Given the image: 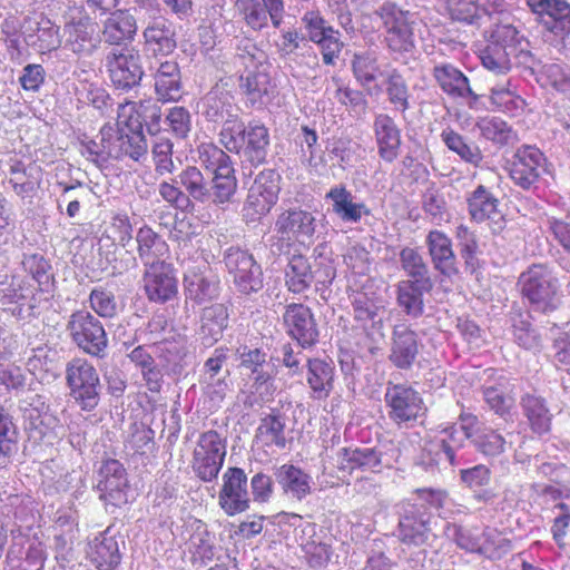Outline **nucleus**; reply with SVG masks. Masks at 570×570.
<instances>
[{
    "label": "nucleus",
    "instance_id": "nucleus-1",
    "mask_svg": "<svg viewBox=\"0 0 570 570\" xmlns=\"http://www.w3.org/2000/svg\"><path fill=\"white\" fill-rule=\"evenodd\" d=\"M517 286L521 298L531 308L551 313L559 306L561 285L552 267L547 263H533L518 277Z\"/></svg>",
    "mask_w": 570,
    "mask_h": 570
},
{
    "label": "nucleus",
    "instance_id": "nucleus-2",
    "mask_svg": "<svg viewBox=\"0 0 570 570\" xmlns=\"http://www.w3.org/2000/svg\"><path fill=\"white\" fill-rule=\"evenodd\" d=\"M519 31L512 24H497L481 51L482 66L497 73H507L511 69V57L531 58L529 50L522 49Z\"/></svg>",
    "mask_w": 570,
    "mask_h": 570
},
{
    "label": "nucleus",
    "instance_id": "nucleus-3",
    "mask_svg": "<svg viewBox=\"0 0 570 570\" xmlns=\"http://www.w3.org/2000/svg\"><path fill=\"white\" fill-rule=\"evenodd\" d=\"M226 454V439L216 430L204 431L199 434L191 453V471L200 481L210 483L218 478Z\"/></svg>",
    "mask_w": 570,
    "mask_h": 570
},
{
    "label": "nucleus",
    "instance_id": "nucleus-4",
    "mask_svg": "<svg viewBox=\"0 0 570 570\" xmlns=\"http://www.w3.org/2000/svg\"><path fill=\"white\" fill-rule=\"evenodd\" d=\"M80 153L98 167H102L109 159H120L128 156L138 161L141 157L140 147L131 140H125L116 127L105 125L96 139L82 140Z\"/></svg>",
    "mask_w": 570,
    "mask_h": 570
},
{
    "label": "nucleus",
    "instance_id": "nucleus-5",
    "mask_svg": "<svg viewBox=\"0 0 570 570\" xmlns=\"http://www.w3.org/2000/svg\"><path fill=\"white\" fill-rule=\"evenodd\" d=\"M549 160L535 145L523 144L513 153L508 161L507 170L512 183L522 190L537 186L547 171Z\"/></svg>",
    "mask_w": 570,
    "mask_h": 570
},
{
    "label": "nucleus",
    "instance_id": "nucleus-6",
    "mask_svg": "<svg viewBox=\"0 0 570 570\" xmlns=\"http://www.w3.org/2000/svg\"><path fill=\"white\" fill-rule=\"evenodd\" d=\"M42 298L36 286L27 277L8 275L0 271V303L14 305L13 314L20 318L35 316L40 307Z\"/></svg>",
    "mask_w": 570,
    "mask_h": 570
},
{
    "label": "nucleus",
    "instance_id": "nucleus-7",
    "mask_svg": "<svg viewBox=\"0 0 570 570\" xmlns=\"http://www.w3.org/2000/svg\"><path fill=\"white\" fill-rule=\"evenodd\" d=\"M67 331L72 342L89 355L104 357L108 337L98 317L86 309L73 312L68 320Z\"/></svg>",
    "mask_w": 570,
    "mask_h": 570
},
{
    "label": "nucleus",
    "instance_id": "nucleus-8",
    "mask_svg": "<svg viewBox=\"0 0 570 570\" xmlns=\"http://www.w3.org/2000/svg\"><path fill=\"white\" fill-rule=\"evenodd\" d=\"M384 31V42L392 52H409L414 48L415 20L411 12L395 4H384L377 11Z\"/></svg>",
    "mask_w": 570,
    "mask_h": 570
},
{
    "label": "nucleus",
    "instance_id": "nucleus-9",
    "mask_svg": "<svg viewBox=\"0 0 570 570\" xmlns=\"http://www.w3.org/2000/svg\"><path fill=\"white\" fill-rule=\"evenodd\" d=\"M384 402L390 420L397 426H409L426 412L419 391L404 383H390L385 390Z\"/></svg>",
    "mask_w": 570,
    "mask_h": 570
},
{
    "label": "nucleus",
    "instance_id": "nucleus-10",
    "mask_svg": "<svg viewBox=\"0 0 570 570\" xmlns=\"http://www.w3.org/2000/svg\"><path fill=\"white\" fill-rule=\"evenodd\" d=\"M278 176L274 170L261 171L250 185L242 215L246 223L259 222L276 205L279 194Z\"/></svg>",
    "mask_w": 570,
    "mask_h": 570
},
{
    "label": "nucleus",
    "instance_id": "nucleus-11",
    "mask_svg": "<svg viewBox=\"0 0 570 570\" xmlns=\"http://www.w3.org/2000/svg\"><path fill=\"white\" fill-rule=\"evenodd\" d=\"M23 416L30 442L51 446L60 440L62 426L42 396L35 395L31 399L28 406L23 407Z\"/></svg>",
    "mask_w": 570,
    "mask_h": 570
},
{
    "label": "nucleus",
    "instance_id": "nucleus-12",
    "mask_svg": "<svg viewBox=\"0 0 570 570\" xmlns=\"http://www.w3.org/2000/svg\"><path fill=\"white\" fill-rule=\"evenodd\" d=\"M70 394L83 411H92L99 403L100 381L97 370L88 361L72 360L66 370Z\"/></svg>",
    "mask_w": 570,
    "mask_h": 570
},
{
    "label": "nucleus",
    "instance_id": "nucleus-13",
    "mask_svg": "<svg viewBox=\"0 0 570 570\" xmlns=\"http://www.w3.org/2000/svg\"><path fill=\"white\" fill-rule=\"evenodd\" d=\"M19 531L10 530L11 543L6 556L9 570H42L48 558L45 543L38 532Z\"/></svg>",
    "mask_w": 570,
    "mask_h": 570
},
{
    "label": "nucleus",
    "instance_id": "nucleus-14",
    "mask_svg": "<svg viewBox=\"0 0 570 570\" xmlns=\"http://www.w3.org/2000/svg\"><path fill=\"white\" fill-rule=\"evenodd\" d=\"M282 324L286 334L302 348H311L320 341V330L312 308L292 302L284 306Z\"/></svg>",
    "mask_w": 570,
    "mask_h": 570
},
{
    "label": "nucleus",
    "instance_id": "nucleus-15",
    "mask_svg": "<svg viewBox=\"0 0 570 570\" xmlns=\"http://www.w3.org/2000/svg\"><path fill=\"white\" fill-rule=\"evenodd\" d=\"M224 261L240 293L250 294L263 287L262 268L247 250L232 247L226 252Z\"/></svg>",
    "mask_w": 570,
    "mask_h": 570
},
{
    "label": "nucleus",
    "instance_id": "nucleus-16",
    "mask_svg": "<svg viewBox=\"0 0 570 570\" xmlns=\"http://www.w3.org/2000/svg\"><path fill=\"white\" fill-rule=\"evenodd\" d=\"M218 504L229 517L249 509L250 499L247 490V475L242 468L228 466L222 475Z\"/></svg>",
    "mask_w": 570,
    "mask_h": 570
},
{
    "label": "nucleus",
    "instance_id": "nucleus-17",
    "mask_svg": "<svg viewBox=\"0 0 570 570\" xmlns=\"http://www.w3.org/2000/svg\"><path fill=\"white\" fill-rule=\"evenodd\" d=\"M461 429L475 450L487 459H494L505 453L508 441L495 429L487 425L479 426V419L472 413H461Z\"/></svg>",
    "mask_w": 570,
    "mask_h": 570
},
{
    "label": "nucleus",
    "instance_id": "nucleus-18",
    "mask_svg": "<svg viewBox=\"0 0 570 570\" xmlns=\"http://www.w3.org/2000/svg\"><path fill=\"white\" fill-rule=\"evenodd\" d=\"M423 343L417 332L407 323L393 326L389 361L397 370L409 371L417 362Z\"/></svg>",
    "mask_w": 570,
    "mask_h": 570
},
{
    "label": "nucleus",
    "instance_id": "nucleus-19",
    "mask_svg": "<svg viewBox=\"0 0 570 570\" xmlns=\"http://www.w3.org/2000/svg\"><path fill=\"white\" fill-rule=\"evenodd\" d=\"M275 230L278 240L282 244L285 243L287 247L295 243L305 244L306 239H311L315 233V218L307 210L291 208L278 215Z\"/></svg>",
    "mask_w": 570,
    "mask_h": 570
},
{
    "label": "nucleus",
    "instance_id": "nucleus-20",
    "mask_svg": "<svg viewBox=\"0 0 570 570\" xmlns=\"http://www.w3.org/2000/svg\"><path fill=\"white\" fill-rule=\"evenodd\" d=\"M97 490L99 498L114 507L128 502V481L126 470L118 460H106L99 469Z\"/></svg>",
    "mask_w": 570,
    "mask_h": 570
},
{
    "label": "nucleus",
    "instance_id": "nucleus-21",
    "mask_svg": "<svg viewBox=\"0 0 570 570\" xmlns=\"http://www.w3.org/2000/svg\"><path fill=\"white\" fill-rule=\"evenodd\" d=\"M21 36L26 46L40 55L57 50L61 46L59 27L43 14L24 19Z\"/></svg>",
    "mask_w": 570,
    "mask_h": 570
},
{
    "label": "nucleus",
    "instance_id": "nucleus-22",
    "mask_svg": "<svg viewBox=\"0 0 570 570\" xmlns=\"http://www.w3.org/2000/svg\"><path fill=\"white\" fill-rule=\"evenodd\" d=\"M42 177V169L36 163L10 159L7 183L20 199L32 203L41 187Z\"/></svg>",
    "mask_w": 570,
    "mask_h": 570
},
{
    "label": "nucleus",
    "instance_id": "nucleus-23",
    "mask_svg": "<svg viewBox=\"0 0 570 570\" xmlns=\"http://www.w3.org/2000/svg\"><path fill=\"white\" fill-rule=\"evenodd\" d=\"M3 515L12 520L10 530H20L22 534L37 533L40 519L36 501L29 495L10 494L1 507Z\"/></svg>",
    "mask_w": 570,
    "mask_h": 570
},
{
    "label": "nucleus",
    "instance_id": "nucleus-24",
    "mask_svg": "<svg viewBox=\"0 0 570 570\" xmlns=\"http://www.w3.org/2000/svg\"><path fill=\"white\" fill-rule=\"evenodd\" d=\"M465 203L469 217L473 223H498L503 220V215L500 210V199L490 187L483 184H479L472 191L466 194Z\"/></svg>",
    "mask_w": 570,
    "mask_h": 570
},
{
    "label": "nucleus",
    "instance_id": "nucleus-25",
    "mask_svg": "<svg viewBox=\"0 0 570 570\" xmlns=\"http://www.w3.org/2000/svg\"><path fill=\"white\" fill-rule=\"evenodd\" d=\"M425 243L435 271L449 278L456 276L459 267L452 239L444 232L432 229L426 235Z\"/></svg>",
    "mask_w": 570,
    "mask_h": 570
},
{
    "label": "nucleus",
    "instance_id": "nucleus-26",
    "mask_svg": "<svg viewBox=\"0 0 570 570\" xmlns=\"http://www.w3.org/2000/svg\"><path fill=\"white\" fill-rule=\"evenodd\" d=\"M65 47L73 53L89 56L98 46L96 24L81 17L68 21L63 27Z\"/></svg>",
    "mask_w": 570,
    "mask_h": 570
},
{
    "label": "nucleus",
    "instance_id": "nucleus-27",
    "mask_svg": "<svg viewBox=\"0 0 570 570\" xmlns=\"http://www.w3.org/2000/svg\"><path fill=\"white\" fill-rule=\"evenodd\" d=\"M145 292L150 301L167 302L177 295L174 269L164 262L153 263L146 274Z\"/></svg>",
    "mask_w": 570,
    "mask_h": 570
},
{
    "label": "nucleus",
    "instance_id": "nucleus-28",
    "mask_svg": "<svg viewBox=\"0 0 570 570\" xmlns=\"http://www.w3.org/2000/svg\"><path fill=\"white\" fill-rule=\"evenodd\" d=\"M110 77L112 82L122 89L138 86L142 79V60L139 51L125 49L116 55L111 63Z\"/></svg>",
    "mask_w": 570,
    "mask_h": 570
},
{
    "label": "nucleus",
    "instance_id": "nucleus-29",
    "mask_svg": "<svg viewBox=\"0 0 570 570\" xmlns=\"http://www.w3.org/2000/svg\"><path fill=\"white\" fill-rule=\"evenodd\" d=\"M432 76L442 91L453 99L471 98L478 100V95L470 87L469 78L456 67L451 63L443 62L435 65Z\"/></svg>",
    "mask_w": 570,
    "mask_h": 570
},
{
    "label": "nucleus",
    "instance_id": "nucleus-30",
    "mask_svg": "<svg viewBox=\"0 0 570 570\" xmlns=\"http://www.w3.org/2000/svg\"><path fill=\"white\" fill-rule=\"evenodd\" d=\"M520 406L534 435L542 436L551 432L553 414L543 396L525 393L521 396Z\"/></svg>",
    "mask_w": 570,
    "mask_h": 570
},
{
    "label": "nucleus",
    "instance_id": "nucleus-31",
    "mask_svg": "<svg viewBox=\"0 0 570 570\" xmlns=\"http://www.w3.org/2000/svg\"><path fill=\"white\" fill-rule=\"evenodd\" d=\"M527 3L551 32L570 28V4L566 0H527Z\"/></svg>",
    "mask_w": 570,
    "mask_h": 570
},
{
    "label": "nucleus",
    "instance_id": "nucleus-32",
    "mask_svg": "<svg viewBox=\"0 0 570 570\" xmlns=\"http://www.w3.org/2000/svg\"><path fill=\"white\" fill-rule=\"evenodd\" d=\"M379 156L386 163L394 161L401 147V131L393 118L386 114L375 117L373 124Z\"/></svg>",
    "mask_w": 570,
    "mask_h": 570
},
{
    "label": "nucleus",
    "instance_id": "nucleus-33",
    "mask_svg": "<svg viewBox=\"0 0 570 570\" xmlns=\"http://www.w3.org/2000/svg\"><path fill=\"white\" fill-rule=\"evenodd\" d=\"M306 382L314 399H328L335 383V366L333 362L320 357L308 358L306 363Z\"/></svg>",
    "mask_w": 570,
    "mask_h": 570
},
{
    "label": "nucleus",
    "instance_id": "nucleus-34",
    "mask_svg": "<svg viewBox=\"0 0 570 570\" xmlns=\"http://www.w3.org/2000/svg\"><path fill=\"white\" fill-rule=\"evenodd\" d=\"M176 48L175 32L165 19L156 20L145 29V56L148 59L160 60L170 55Z\"/></svg>",
    "mask_w": 570,
    "mask_h": 570
},
{
    "label": "nucleus",
    "instance_id": "nucleus-35",
    "mask_svg": "<svg viewBox=\"0 0 570 570\" xmlns=\"http://www.w3.org/2000/svg\"><path fill=\"white\" fill-rule=\"evenodd\" d=\"M168 326L165 315H157L148 322L149 344L157 347L167 361L181 357L185 353L186 337L170 328L161 340L154 337L158 332H166Z\"/></svg>",
    "mask_w": 570,
    "mask_h": 570
},
{
    "label": "nucleus",
    "instance_id": "nucleus-36",
    "mask_svg": "<svg viewBox=\"0 0 570 570\" xmlns=\"http://www.w3.org/2000/svg\"><path fill=\"white\" fill-rule=\"evenodd\" d=\"M432 288L431 279L401 281L396 287V301L404 313L411 317H420L424 312V293Z\"/></svg>",
    "mask_w": 570,
    "mask_h": 570
},
{
    "label": "nucleus",
    "instance_id": "nucleus-37",
    "mask_svg": "<svg viewBox=\"0 0 570 570\" xmlns=\"http://www.w3.org/2000/svg\"><path fill=\"white\" fill-rule=\"evenodd\" d=\"M158 66L150 62L149 68H156L155 89L158 98L163 101H176L180 98V71L175 60L156 61Z\"/></svg>",
    "mask_w": 570,
    "mask_h": 570
},
{
    "label": "nucleus",
    "instance_id": "nucleus-38",
    "mask_svg": "<svg viewBox=\"0 0 570 570\" xmlns=\"http://www.w3.org/2000/svg\"><path fill=\"white\" fill-rule=\"evenodd\" d=\"M314 283V273L309 259L302 254H293L284 271L286 289L294 295L307 292Z\"/></svg>",
    "mask_w": 570,
    "mask_h": 570
},
{
    "label": "nucleus",
    "instance_id": "nucleus-39",
    "mask_svg": "<svg viewBox=\"0 0 570 570\" xmlns=\"http://www.w3.org/2000/svg\"><path fill=\"white\" fill-rule=\"evenodd\" d=\"M228 325V311L224 304H213L203 309L198 338L206 347L213 346Z\"/></svg>",
    "mask_w": 570,
    "mask_h": 570
},
{
    "label": "nucleus",
    "instance_id": "nucleus-40",
    "mask_svg": "<svg viewBox=\"0 0 570 570\" xmlns=\"http://www.w3.org/2000/svg\"><path fill=\"white\" fill-rule=\"evenodd\" d=\"M430 518L417 504H410L399 522V533L406 544H421L426 540Z\"/></svg>",
    "mask_w": 570,
    "mask_h": 570
},
{
    "label": "nucleus",
    "instance_id": "nucleus-41",
    "mask_svg": "<svg viewBox=\"0 0 570 570\" xmlns=\"http://www.w3.org/2000/svg\"><path fill=\"white\" fill-rule=\"evenodd\" d=\"M90 561L99 570H112L120 562V551L117 539L108 534V530L95 537L87 551Z\"/></svg>",
    "mask_w": 570,
    "mask_h": 570
},
{
    "label": "nucleus",
    "instance_id": "nucleus-42",
    "mask_svg": "<svg viewBox=\"0 0 570 570\" xmlns=\"http://www.w3.org/2000/svg\"><path fill=\"white\" fill-rule=\"evenodd\" d=\"M142 101H126L120 105L118 110V119L116 128L119 135H122L125 140H131L134 145L142 149L140 142L142 141Z\"/></svg>",
    "mask_w": 570,
    "mask_h": 570
},
{
    "label": "nucleus",
    "instance_id": "nucleus-43",
    "mask_svg": "<svg viewBox=\"0 0 570 570\" xmlns=\"http://www.w3.org/2000/svg\"><path fill=\"white\" fill-rule=\"evenodd\" d=\"M274 475L283 492L299 501L311 493V475L294 464H282Z\"/></svg>",
    "mask_w": 570,
    "mask_h": 570
},
{
    "label": "nucleus",
    "instance_id": "nucleus-44",
    "mask_svg": "<svg viewBox=\"0 0 570 570\" xmlns=\"http://www.w3.org/2000/svg\"><path fill=\"white\" fill-rule=\"evenodd\" d=\"M193 533L189 538V552L193 566L204 567L214 560L215 547L213 534L207 524L198 519L191 523Z\"/></svg>",
    "mask_w": 570,
    "mask_h": 570
},
{
    "label": "nucleus",
    "instance_id": "nucleus-45",
    "mask_svg": "<svg viewBox=\"0 0 570 570\" xmlns=\"http://www.w3.org/2000/svg\"><path fill=\"white\" fill-rule=\"evenodd\" d=\"M242 141L244 144L242 153L250 163L258 165L265 161L269 132L264 125L249 122L244 127Z\"/></svg>",
    "mask_w": 570,
    "mask_h": 570
},
{
    "label": "nucleus",
    "instance_id": "nucleus-46",
    "mask_svg": "<svg viewBox=\"0 0 570 570\" xmlns=\"http://www.w3.org/2000/svg\"><path fill=\"white\" fill-rule=\"evenodd\" d=\"M326 197L333 202V212L344 222H358L363 215H371V209L363 203H353V196L345 186H335Z\"/></svg>",
    "mask_w": 570,
    "mask_h": 570
},
{
    "label": "nucleus",
    "instance_id": "nucleus-47",
    "mask_svg": "<svg viewBox=\"0 0 570 570\" xmlns=\"http://www.w3.org/2000/svg\"><path fill=\"white\" fill-rule=\"evenodd\" d=\"M475 128L482 138L500 147L508 146L517 140V132L512 126L498 116L479 117Z\"/></svg>",
    "mask_w": 570,
    "mask_h": 570
},
{
    "label": "nucleus",
    "instance_id": "nucleus-48",
    "mask_svg": "<svg viewBox=\"0 0 570 570\" xmlns=\"http://www.w3.org/2000/svg\"><path fill=\"white\" fill-rule=\"evenodd\" d=\"M19 431L13 416L0 405V469L7 468L18 452Z\"/></svg>",
    "mask_w": 570,
    "mask_h": 570
},
{
    "label": "nucleus",
    "instance_id": "nucleus-49",
    "mask_svg": "<svg viewBox=\"0 0 570 570\" xmlns=\"http://www.w3.org/2000/svg\"><path fill=\"white\" fill-rule=\"evenodd\" d=\"M440 137L448 149L456 154L463 161L473 166H479L483 161L481 149L474 144L468 142L465 137L452 127L444 128Z\"/></svg>",
    "mask_w": 570,
    "mask_h": 570
},
{
    "label": "nucleus",
    "instance_id": "nucleus-50",
    "mask_svg": "<svg viewBox=\"0 0 570 570\" xmlns=\"http://www.w3.org/2000/svg\"><path fill=\"white\" fill-rule=\"evenodd\" d=\"M135 32L136 21L127 11H114L105 22L104 36L106 41L111 45H118L131 38Z\"/></svg>",
    "mask_w": 570,
    "mask_h": 570
},
{
    "label": "nucleus",
    "instance_id": "nucleus-51",
    "mask_svg": "<svg viewBox=\"0 0 570 570\" xmlns=\"http://www.w3.org/2000/svg\"><path fill=\"white\" fill-rule=\"evenodd\" d=\"M490 102L500 112L509 117L522 116L527 108L525 100L514 90L510 89V81L507 86L494 87L490 90Z\"/></svg>",
    "mask_w": 570,
    "mask_h": 570
},
{
    "label": "nucleus",
    "instance_id": "nucleus-52",
    "mask_svg": "<svg viewBox=\"0 0 570 570\" xmlns=\"http://www.w3.org/2000/svg\"><path fill=\"white\" fill-rule=\"evenodd\" d=\"M23 269L31 275L32 279L38 284L37 292L42 297V294L50 293L53 287V275L51 273V265L40 254L24 255L22 259Z\"/></svg>",
    "mask_w": 570,
    "mask_h": 570
},
{
    "label": "nucleus",
    "instance_id": "nucleus-53",
    "mask_svg": "<svg viewBox=\"0 0 570 570\" xmlns=\"http://www.w3.org/2000/svg\"><path fill=\"white\" fill-rule=\"evenodd\" d=\"M256 439L265 446H286L285 422L279 413H269L261 420L256 430Z\"/></svg>",
    "mask_w": 570,
    "mask_h": 570
},
{
    "label": "nucleus",
    "instance_id": "nucleus-54",
    "mask_svg": "<svg viewBox=\"0 0 570 570\" xmlns=\"http://www.w3.org/2000/svg\"><path fill=\"white\" fill-rule=\"evenodd\" d=\"M455 238L465 269L474 274L480 268L479 243L475 233L466 225L461 224L455 229Z\"/></svg>",
    "mask_w": 570,
    "mask_h": 570
},
{
    "label": "nucleus",
    "instance_id": "nucleus-55",
    "mask_svg": "<svg viewBox=\"0 0 570 570\" xmlns=\"http://www.w3.org/2000/svg\"><path fill=\"white\" fill-rule=\"evenodd\" d=\"M385 92L395 111L405 114L411 108V94L403 76L394 70L385 80Z\"/></svg>",
    "mask_w": 570,
    "mask_h": 570
},
{
    "label": "nucleus",
    "instance_id": "nucleus-56",
    "mask_svg": "<svg viewBox=\"0 0 570 570\" xmlns=\"http://www.w3.org/2000/svg\"><path fill=\"white\" fill-rule=\"evenodd\" d=\"M213 193L216 203L224 204L229 202L237 189V179L233 164L219 166L213 171Z\"/></svg>",
    "mask_w": 570,
    "mask_h": 570
},
{
    "label": "nucleus",
    "instance_id": "nucleus-57",
    "mask_svg": "<svg viewBox=\"0 0 570 570\" xmlns=\"http://www.w3.org/2000/svg\"><path fill=\"white\" fill-rule=\"evenodd\" d=\"M242 88L252 104H263L273 90L271 77L265 71H250L242 78Z\"/></svg>",
    "mask_w": 570,
    "mask_h": 570
},
{
    "label": "nucleus",
    "instance_id": "nucleus-58",
    "mask_svg": "<svg viewBox=\"0 0 570 570\" xmlns=\"http://www.w3.org/2000/svg\"><path fill=\"white\" fill-rule=\"evenodd\" d=\"M342 464L350 471L373 470L381 465V456L374 449H344Z\"/></svg>",
    "mask_w": 570,
    "mask_h": 570
},
{
    "label": "nucleus",
    "instance_id": "nucleus-59",
    "mask_svg": "<svg viewBox=\"0 0 570 570\" xmlns=\"http://www.w3.org/2000/svg\"><path fill=\"white\" fill-rule=\"evenodd\" d=\"M235 7L252 29L262 30L267 27L269 16L258 0H236Z\"/></svg>",
    "mask_w": 570,
    "mask_h": 570
},
{
    "label": "nucleus",
    "instance_id": "nucleus-60",
    "mask_svg": "<svg viewBox=\"0 0 570 570\" xmlns=\"http://www.w3.org/2000/svg\"><path fill=\"white\" fill-rule=\"evenodd\" d=\"M402 268L411 281H425L429 277L428 265L417 249L404 247L400 253Z\"/></svg>",
    "mask_w": 570,
    "mask_h": 570
},
{
    "label": "nucleus",
    "instance_id": "nucleus-61",
    "mask_svg": "<svg viewBox=\"0 0 570 570\" xmlns=\"http://www.w3.org/2000/svg\"><path fill=\"white\" fill-rule=\"evenodd\" d=\"M244 124L237 118L226 119L219 132L220 144L230 153L242 154Z\"/></svg>",
    "mask_w": 570,
    "mask_h": 570
},
{
    "label": "nucleus",
    "instance_id": "nucleus-62",
    "mask_svg": "<svg viewBox=\"0 0 570 570\" xmlns=\"http://www.w3.org/2000/svg\"><path fill=\"white\" fill-rule=\"evenodd\" d=\"M483 399L491 411L500 417H505L511 414L514 407V397L504 393L497 386H487L482 391Z\"/></svg>",
    "mask_w": 570,
    "mask_h": 570
},
{
    "label": "nucleus",
    "instance_id": "nucleus-63",
    "mask_svg": "<svg viewBox=\"0 0 570 570\" xmlns=\"http://www.w3.org/2000/svg\"><path fill=\"white\" fill-rule=\"evenodd\" d=\"M303 551L307 563L314 569L326 567L334 553L330 543L317 541L314 538L303 544Z\"/></svg>",
    "mask_w": 570,
    "mask_h": 570
},
{
    "label": "nucleus",
    "instance_id": "nucleus-64",
    "mask_svg": "<svg viewBox=\"0 0 570 570\" xmlns=\"http://www.w3.org/2000/svg\"><path fill=\"white\" fill-rule=\"evenodd\" d=\"M560 514L556 517L551 532L558 547L570 552V507L566 503H558Z\"/></svg>",
    "mask_w": 570,
    "mask_h": 570
}]
</instances>
